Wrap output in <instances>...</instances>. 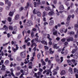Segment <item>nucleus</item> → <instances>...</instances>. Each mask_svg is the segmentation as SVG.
Returning <instances> with one entry per match:
<instances>
[{"label":"nucleus","mask_w":78,"mask_h":78,"mask_svg":"<svg viewBox=\"0 0 78 78\" xmlns=\"http://www.w3.org/2000/svg\"><path fill=\"white\" fill-rule=\"evenodd\" d=\"M52 68V66H50V68H49V69H47V70H45L44 72H43V74H44L45 73H46V74L47 75H49L50 76H51L52 75H53V74L52 75L51 74L52 73L50 70ZM50 73V74H49Z\"/></svg>","instance_id":"f257e3e1"},{"label":"nucleus","mask_w":78,"mask_h":78,"mask_svg":"<svg viewBox=\"0 0 78 78\" xmlns=\"http://www.w3.org/2000/svg\"><path fill=\"white\" fill-rule=\"evenodd\" d=\"M20 56H21V58H24L26 57L27 58L30 57V55H26V54H25V52H22L20 53Z\"/></svg>","instance_id":"f03ea898"},{"label":"nucleus","mask_w":78,"mask_h":78,"mask_svg":"<svg viewBox=\"0 0 78 78\" xmlns=\"http://www.w3.org/2000/svg\"><path fill=\"white\" fill-rule=\"evenodd\" d=\"M43 36H47V38H48V41H49V42H48V44H52V42H51V38H50V35L49 34H43Z\"/></svg>","instance_id":"7ed1b4c3"},{"label":"nucleus","mask_w":78,"mask_h":78,"mask_svg":"<svg viewBox=\"0 0 78 78\" xmlns=\"http://www.w3.org/2000/svg\"><path fill=\"white\" fill-rule=\"evenodd\" d=\"M2 28L5 29V30H8V29H9V30H12V26H9V27H7V26L5 25H4V27H2Z\"/></svg>","instance_id":"20e7f679"},{"label":"nucleus","mask_w":78,"mask_h":78,"mask_svg":"<svg viewBox=\"0 0 78 78\" xmlns=\"http://www.w3.org/2000/svg\"><path fill=\"white\" fill-rule=\"evenodd\" d=\"M35 11V9H34V10H33V14H37V16H38V17H40L41 16V14L40 13V12H37L36 13Z\"/></svg>","instance_id":"39448f33"},{"label":"nucleus","mask_w":78,"mask_h":78,"mask_svg":"<svg viewBox=\"0 0 78 78\" xmlns=\"http://www.w3.org/2000/svg\"><path fill=\"white\" fill-rule=\"evenodd\" d=\"M62 61H63V57H60V59H56V62H57L59 64H60V63L62 62Z\"/></svg>","instance_id":"423d86ee"},{"label":"nucleus","mask_w":78,"mask_h":78,"mask_svg":"<svg viewBox=\"0 0 78 78\" xmlns=\"http://www.w3.org/2000/svg\"><path fill=\"white\" fill-rule=\"evenodd\" d=\"M33 25V22L30 20H29L27 22V26L30 27V26Z\"/></svg>","instance_id":"0eeeda50"},{"label":"nucleus","mask_w":78,"mask_h":78,"mask_svg":"<svg viewBox=\"0 0 78 78\" xmlns=\"http://www.w3.org/2000/svg\"><path fill=\"white\" fill-rule=\"evenodd\" d=\"M77 62V61H75V60L73 59L71 60H67V62L68 63L72 64V62H73L74 63H75V62Z\"/></svg>","instance_id":"6e6552de"},{"label":"nucleus","mask_w":78,"mask_h":78,"mask_svg":"<svg viewBox=\"0 0 78 78\" xmlns=\"http://www.w3.org/2000/svg\"><path fill=\"white\" fill-rule=\"evenodd\" d=\"M41 73H40V72H37V73H34V76H35V77L38 78V77H39V76H37V75H41Z\"/></svg>","instance_id":"1a4fd4ad"},{"label":"nucleus","mask_w":78,"mask_h":78,"mask_svg":"<svg viewBox=\"0 0 78 78\" xmlns=\"http://www.w3.org/2000/svg\"><path fill=\"white\" fill-rule=\"evenodd\" d=\"M10 71L11 72V74H7V76H12L15 77V76H14V75L13 74V70H12V69H10Z\"/></svg>","instance_id":"9d476101"},{"label":"nucleus","mask_w":78,"mask_h":78,"mask_svg":"<svg viewBox=\"0 0 78 78\" xmlns=\"http://www.w3.org/2000/svg\"><path fill=\"white\" fill-rule=\"evenodd\" d=\"M5 4H7L8 5V6L10 7L11 5V2L9 1V0H5Z\"/></svg>","instance_id":"9b49d317"},{"label":"nucleus","mask_w":78,"mask_h":78,"mask_svg":"<svg viewBox=\"0 0 78 78\" xmlns=\"http://www.w3.org/2000/svg\"><path fill=\"white\" fill-rule=\"evenodd\" d=\"M64 30V29H62L60 30V33H66V32L67 31V30L66 29V30Z\"/></svg>","instance_id":"f8f14e48"},{"label":"nucleus","mask_w":78,"mask_h":78,"mask_svg":"<svg viewBox=\"0 0 78 78\" xmlns=\"http://www.w3.org/2000/svg\"><path fill=\"white\" fill-rule=\"evenodd\" d=\"M71 17H72V19L74 18V15H72V16L71 15H69L68 16V18H67V20H70V18Z\"/></svg>","instance_id":"ddd939ff"},{"label":"nucleus","mask_w":78,"mask_h":78,"mask_svg":"<svg viewBox=\"0 0 78 78\" xmlns=\"http://www.w3.org/2000/svg\"><path fill=\"white\" fill-rule=\"evenodd\" d=\"M77 51V47L75 46V49L72 50V54H74L75 52H76V51Z\"/></svg>","instance_id":"4468645a"},{"label":"nucleus","mask_w":78,"mask_h":78,"mask_svg":"<svg viewBox=\"0 0 78 78\" xmlns=\"http://www.w3.org/2000/svg\"><path fill=\"white\" fill-rule=\"evenodd\" d=\"M36 41V42H39V41H38V38H35V39H33L32 41H31V42L33 43H34V41Z\"/></svg>","instance_id":"2eb2a0df"},{"label":"nucleus","mask_w":78,"mask_h":78,"mask_svg":"<svg viewBox=\"0 0 78 78\" xmlns=\"http://www.w3.org/2000/svg\"><path fill=\"white\" fill-rule=\"evenodd\" d=\"M19 49V47H17V44H16V48H13V52H15V51L17 50V49Z\"/></svg>","instance_id":"dca6fc26"},{"label":"nucleus","mask_w":78,"mask_h":78,"mask_svg":"<svg viewBox=\"0 0 78 78\" xmlns=\"http://www.w3.org/2000/svg\"><path fill=\"white\" fill-rule=\"evenodd\" d=\"M59 69V67H56V69H55V70H54V75H57V72H55V70H58V69Z\"/></svg>","instance_id":"f3484780"},{"label":"nucleus","mask_w":78,"mask_h":78,"mask_svg":"<svg viewBox=\"0 0 78 78\" xmlns=\"http://www.w3.org/2000/svg\"><path fill=\"white\" fill-rule=\"evenodd\" d=\"M35 46H37V44H36V43H32V44H31V48H33V47Z\"/></svg>","instance_id":"a211bd4d"},{"label":"nucleus","mask_w":78,"mask_h":78,"mask_svg":"<svg viewBox=\"0 0 78 78\" xmlns=\"http://www.w3.org/2000/svg\"><path fill=\"white\" fill-rule=\"evenodd\" d=\"M44 62H48V65H50V62H51V61L50 60H48V58H46V59H45V61Z\"/></svg>","instance_id":"6ab92c4d"},{"label":"nucleus","mask_w":78,"mask_h":78,"mask_svg":"<svg viewBox=\"0 0 78 78\" xmlns=\"http://www.w3.org/2000/svg\"><path fill=\"white\" fill-rule=\"evenodd\" d=\"M73 41V38L70 37L67 39V41L70 42V41Z\"/></svg>","instance_id":"aec40b11"},{"label":"nucleus","mask_w":78,"mask_h":78,"mask_svg":"<svg viewBox=\"0 0 78 78\" xmlns=\"http://www.w3.org/2000/svg\"><path fill=\"white\" fill-rule=\"evenodd\" d=\"M73 72H74V73H78V69H77L76 68H74V69H73Z\"/></svg>","instance_id":"412c9836"},{"label":"nucleus","mask_w":78,"mask_h":78,"mask_svg":"<svg viewBox=\"0 0 78 78\" xmlns=\"http://www.w3.org/2000/svg\"><path fill=\"white\" fill-rule=\"evenodd\" d=\"M55 14V13H53V12L51 11L48 12V15L49 16H52L53 14Z\"/></svg>","instance_id":"4be33fe9"},{"label":"nucleus","mask_w":78,"mask_h":78,"mask_svg":"<svg viewBox=\"0 0 78 78\" xmlns=\"http://www.w3.org/2000/svg\"><path fill=\"white\" fill-rule=\"evenodd\" d=\"M41 43L43 44H44V45H47V42L45 41H41Z\"/></svg>","instance_id":"5701e85b"},{"label":"nucleus","mask_w":78,"mask_h":78,"mask_svg":"<svg viewBox=\"0 0 78 78\" xmlns=\"http://www.w3.org/2000/svg\"><path fill=\"white\" fill-rule=\"evenodd\" d=\"M32 55H33V57H32V59H31V61H33V60H34V57L35 56V52H33Z\"/></svg>","instance_id":"b1692460"},{"label":"nucleus","mask_w":78,"mask_h":78,"mask_svg":"<svg viewBox=\"0 0 78 78\" xmlns=\"http://www.w3.org/2000/svg\"><path fill=\"white\" fill-rule=\"evenodd\" d=\"M65 74V71L64 70H62L61 71V72L60 73V75H62Z\"/></svg>","instance_id":"393cba45"},{"label":"nucleus","mask_w":78,"mask_h":78,"mask_svg":"<svg viewBox=\"0 0 78 78\" xmlns=\"http://www.w3.org/2000/svg\"><path fill=\"white\" fill-rule=\"evenodd\" d=\"M52 48L58 49V47H57V44H55V45H54L52 46Z\"/></svg>","instance_id":"a878e982"},{"label":"nucleus","mask_w":78,"mask_h":78,"mask_svg":"<svg viewBox=\"0 0 78 78\" xmlns=\"http://www.w3.org/2000/svg\"><path fill=\"white\" fill-rule=\"evenodd\" d=\"M64 9V8H63V5H61L59 6V10H63Z\"/></svg>","instance_id":"bb28decb"},{"label":"nucleus","mask_w":78,"mask_h":78,"mask_svg":"<svg viewBox=\"0 0 78 78\" xmlns=\"http://www.w3.org/2000/svg\"><path fill=\"white\" fill-rule=\"evenodd\" d=\"M68 34L69 35H74V32L73 31H71L69 32H68Z\"/></svg>","instance_id":"cd10ccee"},{"label":"nucleus","mask_w":78,"mask_h":78,"mask_svg":"<svg viewBox=\"0 0 78 78\" xmlns=\"http://www.w3.org/2000/svg\"><path fill=\"white\" fill-rule=\"evenodd\" d=\"M33 1H36V2H37V5L40 4V0H33Z\"/></svg>","instance_id":"c85d7f7f"},{"label":"nucleus","mask_w":78,"mask_h":78,"mask_svg":"<svg viewBox=\"0 0 78 78\" xmlns=\"http://www.w3.org/2000/svg\"><path fill=\"white\" fill-rule=\"evenodd\" d=\"M53 24V20H50V22H49V25L51 26Z\"/></svg>","instance_id":"c756f323"},{"label":"nucleus","mask_w":78,"mask_h":78,"mask_svg":"<svg viewBox=\"0 0 78 78\" xmlns=\"http://www.w3.org/2000/svg\"><path fill=\"white\" fill-rule=\"evenodd\" d=\"M15 20H19V15H16V16L15 17Z\"/></svg>","instance_id":"7c9ffc66"},{"label":"nucleus","mask_w":78,"mask_h":78,"mask_svg":"<svg viewBox=\"0 0 78 78\" xmlns=\"http://www.w3.org/2000/svg\"><path fill=\"white\" fill-rule=\"evenodd\" d=\"M45 62L44 61L42 60V59L41 60V62H42V64H43V65H45V64H46V63H45Z\"/></svg>","instance_id":"2f4dec72"},{"label":"nucleus","mask_w":78,"mask_h":78,"mask_svg":"<svg viewBox=\"0 0 78 78\" xmlns=\"http://www.w3.org/2000/svg\"><path fill=\"white\" fill-rule=\"evenodd\" d=\"M24 75V74H21V75L20 76V77H19V78H24V77H23V75ZM15 77V78H17V77Z\"/></svg>","instance_id":"473e14b6"},{"label":"nucleus","mask_w":78,"mask_h":78,"mask_svg":"<svg viewBox=\"0 0 78 78\" xmlns=\"http://www.w3.org/2000/svg\"><path fill=\"white\" fill-rule=\"evenodd\" d=\"M65 48V47H63V48H62V49H58V51L60 52L61 51H64V48Z\"/></svg>","instance_id":"72a5a7b5"},{"label":"nucleus","mask_w":78,"mask_h":78,"mask_svg":"<svg viewBox=\"0 0 78 78\" xmlns=\"http://www.w3.org/2000/svg\"><path fill=\"white\" fill-rule=\"evenodd\" d=\"M30 6V4H28V2L27 3V6H25V9H27L28 8V7Z\"/></svg>","instance_id":"f704fd0d"},{"label":"nucleus","mask_w":78,"mask_h":78,"mask_svg":"<svg viewBox=\"0 0 78 78\" xmlns=\"http://www.w3.org/2000/svg\"><path fill=\"white\" fill-rule=\"evenodd\" d=\"M58 33V32H57V31H55V32L52 33V34L54 35H57V34Z\"/></svg>","instance_id":"c9c22d12"},{"label":"nucleus","mask_w":78,"mask_h":78,"mask_svg":"<svg viewBox=\"0 0 78 78\" xmlns=\"http://www.w3.org/2000/svg\"><path fill=\"white\" fill-rule=\"evenodd\" d=\"M33 50L34 51H39L38 49H36V47H34V48H33Z\"/></svg>","instance_id":"e433bc0d"},{"label":"nucleus","mask_w":78,"mask_h":78,"mask_svg":"<svg viewBox=\"0 0 78 78\" xmlns=\"http://www.w3.org/2000/svg\"><path fill=\"white\" fill-rule=\"evenodd\" d=\"M7 20L8 22H11V18L8 17V18L7 19Z\"/></svg>","instance_id":"4c0bfd02"},{"label":"nucleus","mask_w":78,"mask_h":78,"mask_svg":"<svg viewBox=\"0 0 78 78\" xmlns=\"http://www.w3.org/2000/svg\"><path fill=\"white\" fill-rule=\"evenodd\" d=\"M42 16H43V17H45V16H46L45 12H43V15H42Z\"/></svg>","instance_id":"58836bf2"},{"label":"nucleus","mask_w":78,"mask_h":78,"mask_svg":"<svg viewBox=\"0 0 78 78\" xmlns=\"http://www.w3.org/2000/svg\"><path fill=\"white\" fill-rule=\"evenodd\" d=\"M23 7H21L19 9V11L20 12L22 11V10H23Z\"/></svg>","instance_id":"ea45409f"},{"label":"nucleus","mask_w":78,"mask_h":78,"mask_svg":"<svg viewBox=\"0 0 78 78\" xmlns=\"http://www.w3.org/2000/svg\"><path fill=\"white\" fill-rule=\"evenodd\" d=\"M71 64H72V63H69L68 64V65H69V66H72V67H74V66H76V65H71Z\"/></svg>","instance_id":"a19ab883"},{"label":"nucleus","mask_w":78,"mask_h":78,"mask_svg":"<svg viewBox=\"0 0 78 78\" xmlns=\"http://www.w3.org/2000/svg\"><path fill=\"white\" fill-rule=\"evenodd\" d=\"M12 15H13V13H12V12H9V16H12Z\"/></svg>","instance_id":"79ce46f5"},{"label":"nucleus","mask_w":78,"mask_h":78,"mask_svg":"<svg viewBox=\"0 0 78 78\" xmlns=\"http://www.w3.org/2000/svg\"><path fill=\"white\" fill-rule=\"evenodd\" d=\"M8 63H9V61L6 60L5 61V65H7Z\"/></svg>","instance_id":"37998d69"},{"label":"nucleus","mask_w":78,"mask_h":78,"mask_svg":"<svg viewBox=\"0 0 78 78\" xmlns=\"http://www.w3.org/2000/svg\"><path fill=\"white\" fill-rule=\"evenodd\" d=\"M49 53L50 54H52V53H53V51H51V48L49 49Z\"/></svg>","instance_id":"c03bdc74"},{"label":"nucleus","mask_w":78,"mask_h":78,"mask_svg":"<svg viewBox=\"0 0 78 78\" xmlns=\"http://www.w3.org/2000/svg\"><path fill=\"white\" fill-rule=\"evenodd\" d=\"M63 12L62 11H60L59 12H57V16H59V13H62Z\"/></svg>","instance_id":"a18cd8bd"},{"label":"nucleus","mask_w":78,"mask_h":78,"mask_svg":"<svg viewBox=\"0 0 78 78\" xmlns=\"http://www.w3.org/2000/svg\"><path fill=\"white\" fill-rule=\"evenodd\" d=\"M40 57V53H38L37 54V58H39Z\"/></svg>","instance_id":"49530a36"},{"label":"nucleus","mask_w":78,"mask_h":78,"mask_svg":"<svg viewBox=\"0 0 78 78\" xmlns=\"http://www.w3.org/2000/svg\"><path fill=\"white\" fill-rule=\"evenodd\" d=\"M25 47H26V46H25V45H23V46H22V47H20V48H23V49H25V48H26Z\"/></svg>","instance_id":"de8ad7c7"},{"label":"nucleus","mask_w":78,"mask_h":78,"mask_svg":"<svg viewBox=\"0 0 78 78\" xmlns=\"http://www.w3.org/2000/svg\"><path fill=\"white\" fill-rule=\"evenodd\" d=\"M69 72H70V73H71V74H72V68L69 69Z\"/></svg>","instance_id":"09e8293b"},{"label":"nucleus","mask_w":78,"mask_h":78,"mask_svg":"<svg viewBox=\"0 0 78 78\" xmlns=\"http://www.w3.org/2000/svg\"><path fill=\"white\" fill-rule=\"evenodd\" d=\"M59 40H60V37H57V38H56V40L57 41H58Z\"/></svg>","instance_id":"8fccbe9b"},{"label":"nucleus","mask_w":78,"mask_h":78,"mask_svg":"<svg viewBox=\"0 0 78 78\" xmlns=\"http://www.w3.org/2000/svg\"><path fill=\"white\" fill-rule=\"evenodd\" d=\"M34 37V33H31V37Z\"/></svg>","instance_id":"3c124183"},{"label":"nucleus","mask_w":78,"mask_h":78,"mask_svg":"<svg viewBox=\"0 0 78 78\" xmlns=\"http://www.w3.org/2000/svg\"><path fill=\"white\" fill-rule=\"evenodd\" d=\"M2 70H5V65H2Z\"/></svg>","instance_id":"603ef678"},{"label":"nucleus","mask_w":78,"mask_h":78,"mask_svg":"<svg viewBox=\"0 0 78 78\" xmlns=\"http://www.w3.org/2000/svg\"><path fill=\"white\" fill-rule=\"evenodd\" d=\"M19 75H20V72L17 73H16V76H18Z\"/></svg>","instance_id":"864d4df0"},{"label":"nucleus","mask_w":78,"mask_h":78,"mask_svg":"<svg viewBox=\"0 0 78 78\" xmlns=\"http://www.w3.org/2000/svg\"><path fill=\"white\" fill-rule=\"evenodd\" d=\"M20 66H17V70H20Z\"/></svg>","instance_id":"5fc2aeb1"},{"label":"nucleus","mask_w":78,"mask_h":78,"mask_svg":"<svg viewBox=\"0 0 78 78\" xmlns=\"http://www.w3.org/2000/svg\"><path fill=\"white\" fill-rule=\"evenodd\" d=\"M65 41V39H61V42H64Z\"/></svg>","instance_id":"6e6d98bb"},{"label":"nucleus","mask_w":78,"mask_h":78,"mask_svg":"<svg viewBox=\"0 0 78 78\" xmlns=\"http://www.w3.org/2000/svg\"><path fill=\"white\" fill-rule=\"evenodd\" d=\"M57 3V0H54V4Z\"/></svg>","instance_id":"4d7b16f0"},{"label":"nucleus","mask_w":78,"mask_h":78,"mask_svg":"<svg viewBox=\"0 0 78 78\" xmlns=\"http://www.w3.org/2000/svg\"><path fill=\"white\" fill-rule=\"evenodd\" d=\"M6 73L11 74V73H10V72L6 71Z\"/></svg>","instance_id":"13d9d810"},{"label":"nucleus","mask_w":78,"mask_h":78,"mask_svg":"<svg viewBox=\"0 0 78 78\" xmlns=\"http://www.w3.org/2000/svg\"><path fill=\"white\" fill-rule=\"evenodd\" d=\"M9 37H10V34L8 33L7 34V37L9 38Z\"/></svg>","instance_id":"bf43d9fd"},{"label":"nucleus","mask_w":78,"mask_h":78,"mask_svg":"<svg viewBox=\"0 0 78 78\" xmlns=\"http://www.w3.org/2000/svg\"><path fill=\"white\" fill-rule=\"evenodd\" d=\"M45 9L46 10V11H48L49 10V7H46Z\"/></svg>","instance_id":"052dcab7"},{"label":"nucleus","mask_w":78,"mask_h":78,"mask_svg":"<svg viewBox=\"0 0 78 78\" xmlns=\"http://www.w3.org/2000/svg\"><path fill=\"white\" fill-rule=\"evenodd\" d=\"M2 24H5V20L2 21Z\"/></svg>","instance_id":"680f3d73"},{"label":"nucleus","mask_w":78,"mask_h":78,"mask_svg":"<svg viewBox=\"0 0 78 78\" xmlns=\"http://www.w3.org/2000/svg\"><path fill=\"white\" fill-rule=\"evenodd\" d=\"M46 25H48V23L46 22H44V26H46Z\"/></svg>","instance_id":"e2e57ef3"},{"label":"nucleus","mask_w":78,"mask_h":78,"mask_svg":"<svg viewBox=\"0 0 78 78\" xmlns=\"http://www.w3.org/2000/svg\"><path fill=\"white\" fill-rule=\"evenodd\" d=\"M74 27H75V28H78V25L77 24L74 25Z\"/></svg>","instance_id":"0e129e2a"},{"label":"nucleus","mask_w":78,"mask_h":78,"mask_svg":"<svg viewBox=\"0 0 78 78\" xmlns=\"http://www.w3.org/2000/svg\"><path fill=\"white\" fill-rule=\"evenodd\" d=\"M45 49L48 50V47L47 46H44Z\"/></svg>","instance_id":"69168bd1"},{"label":"nucleus","mask_w":78,"mask_h":78,"mask_svg":"<svg viewBox=\"0 0 78 78\" xmlns=\"http://www.w3.org/2000/svg\"><path fill=\"white\" fill-rule=\"evenodd\" d=\"M75 78H78V75L77 74H75Z\"/></svg>","instance_id":"338daca9"},{"label":"nucleus","mask_w":78,"mask_h":78,"mask_svg":"<svg viewBox=\"0 0 78 78\" xmlns=\"http://www.w3.org/2000/svg\"><path fill=\"white\" fill-rule=\"evenodd\" d=\"M74 38H77V34H75L74 35Z\"/></svg>","instance_id":"774afa93"}]
</instances>
